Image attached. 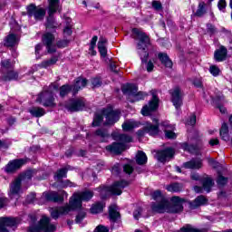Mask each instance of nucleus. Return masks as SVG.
<instances>
[{"mask_svg":"<svg viewBox=\"0 0 232 232\" xmlns=\"http://www.w3.org/2000/svg\"><path fill=\"white\" fill-rule=\"evenodd\" d=\"M1 64L3 68L7 70L4 72L1 80L5 82L8 81H17L19 74L12 70L14 63H12L10 60H2Z\"/></svg>","mask_w":232,"mask_h":232,"instance_id":"obj_12","label":"nucleus"},{"mask_svg":"<svg viewBox=\"0 0 232 232\" xmlns=\"http://www.w3.org/2000/svg\"><path fill=\"white\" fill-rule=\"evenodd\" d=\"M56 229L57 227L52 223V219L46 216L42 217L37 227H29L30 232H55Z\"/></svg>","mask_w":232,"mask_h":232,"instance_id":"obj_10","label":"nucleus"},{"mask_svg":"<svg viewBox=\"0 0 232 232\" xmlns=\"http://www.w3.org/2000/svg\"><path fill=\"white\" fill-rule=\"evenodd\" d=\"M159 108V97L157 95L153 94L152 95V101L149 102V105H145L141 109V113L145 116L148 117V115H151V111H155Z\"/></svg>","mask_w":232,"mask_h":232,"instance_id":"obj_21","label":"nucleus"},{"mask_svg":"<svg viewBox=\"0 0 232 232\" xmlns=\"http://www.w3.org/2000/svg\"><path fill=\"white\" fill-rule=\"evenodd\" d=\"M136 162L137 164H140V166H142V164H146L148 162V156H146L144 151H138L136 155Z\"/></svg>","mask_w":232,"mask_h":232,"instance_id":"obj_36","label":"nucleus"},{"mask_svg":"<svg viewBox=\"0 0 232 232\" xmlns=\"http://www.w3.org/2000/svg\"><path fill=\"white\" fill-rule=\"evenodd\" d=\"M173 155H175V150L172 148H167L164 150H159L156 153V159L160 162H166L168 159H172Z\"/></svg>","mask_w":232,"mask_h":232,"instance_id":"obj_22","label":"nucleus"},{"mask_svg":"<svg viewBox=\"0 0 232 232\" xmlns=\"http://www.w3.org/2000/svg\"><path fill=\"white\" fill-rule=\"evenodd\" d=\"M206 204H208V198H206L204 196H198L194 201L190 202V208L191 209H197V208L206 206Z\"/></svg>","mask_w":232,"mask_h":232,"instance_id":"obj_31","label":"nucleus"},{"mask_svg":"<svg viewBox=\"0 0 232 232\" xmlns=\"http://www.w3.org/2000/svg\"><path fill=\"white\" fill-rule=\"evenodd\" d=\"M132 35L139 41L137 44L138 53H140V57L141 63H148V57H150V53H148V46L150 45V36L147 35L142 30L134 28L132 29Z\"/></svg>","mask_w":232,"mask_h":232,"instance_id":"obj_3","label":"nucleus"},{"mask_svg":"<svg viewBox=\"0 0 232 232\" xmlns=\"http://www.w3.org/2000/svg\"><path fill=\"white\" fill-rule=\"evenodd\" d=\"M194 141L197 142V145H188L187 142L182 143V150H184V151H188V153L198 155V153H200V140H198V138H196L194 139Z\"/></svg>","mask_w":232,"mask_h":232,"instance_id":"obj_24","label":"nucleus"},{"mask_svg":"<svg viewBox=\"0 0 232 232\" xmlns=\"http://www.w3.org/2000/svg\"><path fill=\"white\" fill-rule=\"evenodd\" d=\"M96 137H100L102 139V142H106L107 139H110V134L108 133V130L104 129H99L95 131Z\"/></svg>","mask_w":232,"mask_h":232,"instance_id":"obj_38","label":"nucleus"},{"mask_svg":"<svg viewBox=\"0 0 232 232\" xmlns=\"http://www.w3.org/2000/svg\"><path fill=\"white\" fill-rule=\"evenodd\" d=\"M66 22L68 23V25L63 29V34L72 35V24H70L72 23V19L67 18Z\"/></svg>","mask_w":232,"mask_h":232,"instance_id":"obj_47","label":"nucleus"},{"mask_svg":"<svg viewBox=\"0 0 232 232\" xmlns=\"http://www.w3.org/2000/svg\"><path fill=\"white\" fill-rule=\"evenodd\" d=\"M128 186H130V182L126 180L115 181L111 187L101 186L98 191L101 198H106L109 195H122V190Z\"/></svg>","mask_w":232,"mask_h":232,"instance_id":"obj_8","label":"nucleus"},{"mask_svg":"<svg viewBox=\"0 0 232 232\" xmlns=\"http://www.w3.org/2000/svg\"><path fill=\"white\" fill-rule=\"evenodd\" d=\"M93 198V191L85 190L82 192H75L70 198L69 205L63 207L51 208L49 209L52 218L57 220L61 215H68L70 211L81 209L82 201L88 202Z\"/></svg>","mask_w":232,"mask_h":232,"instance_id":"obj_1","label":"nucleus"},{"mask_svg":"<svg viewBox=\"0 0 232 232\" xmlns=\"http://www.w3.org/2000/svg\"><path fill=\"white\" fill-rule=\"evenodd\" d=\"M152 122H147L143 128V130H140L137 132L138 137H144L146 133L149 135H151L152 137H155L156 135H159V120L153 119Z\"/></svg>","mask_w":232,"mask_h":232,"instance_id":"obj_13","label":"nucleus"},{"mask_svg":"<svg viewBox=\"0 0 232 232\" xmlns=\"http://www.w3.org/2000/svg\"><path fill=\"white\" fill-rule=\"evenodd\" d=\"M92 84L93 88H99V86H101V84H102V82L101 81V78H93L92 80Z\"/></svg>","mask_w":232,"mask_h":232,"instance_id":"obj_53","label":"nucleus"},{"mask_svg":"<svg viewBox=\"0 0 232 232\" xmlns=\"http://www.w3.org/2000/svg\"><path fill=\"white\" fill-rule=\"evenodd\" d=\"M178 232H200V230L194 228L191 225H187L186 227H181Z\"/></svg>","mask_w":232,"mask_h":232,"instance_id":"obj_48","label":"nucleus"},{"mask_svg":"<svg viewBox=\"0 0 232 232\" xmlns=\"http://www.w3.org/2000/svg\"><path fill=\"white\" fill-rule=\"evenodd\" d=\"M77 185H75V183L65 179L63 181L61 182L60 187L61 188H75Z\"/></svg>","mask_w":232,"mask_h":232,"instance_id":"obj_49","label":"nucleus"},{"mask_svg":"<svg viewBox=\"0 0 232 232\" xmlns=\"http://www.w3.org/2000/svg\"><path fill=\"white\" fill-rule=\"evenodd\" d=\"M66 173H67L66 169H61L54 175V179H57L58 180L61 179H64V178H66Z\"/></svg>","mask_w":232,"mask_h":232,"instance_id":"obj_46","label":"nucleus"},{"mask_svg":"<svg viewBox=\"0 0 232 232\" xmlns=\"http://www.w3.org/2000/svg\"><path fill=\"white\" fill-rule=\"evenodd\" d=\"M19 43V37L14 34H10L5 37V46H15Z\"/></svg>","mask_w":232,"mask_h":232,"instance_id":"obj_33","label":"nucleus"},{"mask_svg":"<svg viewBox=\"0 0 232 232\" xmlns=\"http://www.w3.org/2000/svg\"><path fill=\"white\" fill-rule=\"evenodd\" d=\"M152 7L154 10H161L162 8V4L159 1H153L152 2Z\"/></svg>","mask_w":232,"mask_h":232,"instance_id":"obj_59","label":"nucleus"},{"mask_svg":"<svg viewBox=\"0 0 232 232\" xmlns=\"http://www.w3.org/2000/svg\"><path fill=\"white\" fill-rule=\"evenodd\" d=\"M48 14L46 28L47 30H53L57 26V23L53 19V14L61 12V6L59 5V0H48Z\"/></svg>","mask_w":232,"mask_h":232,"instance_id":"obj_11","label":"nucleus"},{"mask_svg":"<svg viewBox=\"0 0 232 232\" xmlns=\"http://www.w3.org/2000/svg\"><path fill=\"white\" fill-rule=\"evenodd\" d=\"M183 168H185L186 169H200V168H202V160H191L188 162H185L183 164Z\"/></svg>","mask_w":232,"mask_h":232,"instance_id":"obj_27","label":"nucleus"},{"mask_svg":"<svg viewBox=\"0 0 232 232\" xmlns=\"http://www.w3.org/2000/svg\"><path fill=\"white\" fill-rule=\"evenodd\" d=\"M110 68L111 72H114L115 73L119 72V69L117 68V64H115L113 62H111Z\"/></svg>","mask_w":232,"mask_h":232,"instance_id":"obj_61","label":"nucleus"},{"mask_svg":"<svg viewBox=\"0 0 232 232\" xmlns=\"http://www.w3.org/2000/svg\"><path fill=\"white\" fill-rule=\"evenodd\" d=\"M208 72L213 77H218V75H220V68L217 65H210Z\"/></svg>","mask_w":232,"mask_h":232,"instance_id":"obj_45","label":"nucleus"},{"mask_svg":"<svg viewBox=\"0 0 232 232\" xmlns=\"http://www.w3.org/2000/svg\"><path fill=\"white\" fill-rule=\"evenodd\" d=\"M108 43V40L106 38H100L98 42V50L100 52L101 57L105 59L106 55H108V49L106 48V44Z\"/></svg>","mask_w":232,"mask_h":232,"instance_id":"obj_29","label":"nucleus"},{"mask_svg":"<svg viewBox=\"0 0 232 232\" xmlns=\"http://www.w3.org/2000/svg\"><path fill=\"white\" fill-rule=\"evenodd\" d=\"M85 217H86V212L84 210H82L81 212H79L75 219L76 224H81V222L84 220Z\"/></svg>","mask_w":232,"mask_h":232,"instance_id":"obj_50","label":"nucleus"},{"mask_svg":"<svg viewBox=\"0 0 232 232\" xmlns=\"http://www.w3.org/2000/svg\"><path fill=\"white\" fill-rule=\"evenodd\" d=\"M204 14H206V4L204 2H200L198 4L195 15H197L198 17H202Z\"/></svg>","mask_w":232,"mask_h":232,"instance_id":"obj_43","label":"nucleus"},{"mask_svg":"<svg viewBox=\"0 0 232 232\" xmlns=\"http://www.w3.org/2000/svg\"><path fill=\"white\" fill-rule=\"evenodd\" d=\"M86 84H88V80L85 78H77L75 81L74 85H72V95H75L79 90H82V88L86 87Z\"/></svg>","mask_w":232,"mask_h":232,"instance_id":"obj_26","label":"nucleus"},{"mask_svg":"<svg viewBox=\"0 0 232 232\" xmlns=\"http://www.w3.org/2000/svg\"><path fill=\"white\" fill-rule=\"evenodd\" d=\"M105 117L104 126H111L118 122L119 119H121V111L113 110L111 107H108L102 111V113H95L92 126H101L102 124V116Z\"/></svg>","mask_w":232,"mask_h":232,"instance_id":"obj_4","label":"nucleus"},{"mask_svg":"<svg viewBox=\"0 0 232 232\" xmlns=\"http://www.w3.org/2000/svg\"><path fill=\"white\" fill-rule=\"evenodd\" d=\"M153 200L156 202L151 206L152 211L155 213H180L184 209L182 204H184V198H180L179 197L171 198V207H169V201L162 196V192L160 190H156L152 193Z\"/></svg>","mask_w":232,"mask_h":232,"instance_id":"obj_2","label":"nucleus"},{"mask_svg":"<svg viewBox=\"0 0 232 232\" xmlns=\"http://www.w3.org/2000/svg\"><path fill=\"white\" fill-rule=\"evenodd\" d=\"M19 218H0V232H8L6 227H17Z\"/></svg>","mask_w":232,"mask_h":232,"instance_id":"obj_18","label":"nucleus"},{"mask_svg":"<svg viewBox=\"0 0 232 232\" xmlns=\"http://www.w3.org/2000/svg\"><path fill=\"white\" fill-rule=\"evenodd\" d=\"M64 197H68V193L64 190H61L60 192H44L42 195V198L47 200V202H63L64 200Z\"/></svg>","mask_w":232,"mask_h":232,"instance_id":"obj_15","label":"nucleus"},{"mask_svg":"<svg viewBox=\"0 0 232 232\" xmlns=\"http://www.w3.org/2000/svg\"><path fill=\"white\" fill-rule=\"evenodd\" d=\"M35 200V193H31L30 196L27 197V202H34Z\"/></svg>","mask_w":232,"mask_h":232,"instance_id":"obj_63","label":"nucleus"},{"mask_svg":"<svg viewBox=\"0 0 232 232\" xmlns=\"http://www.w3.org/2000/svg\"><path fill=\"white\" fill-rule=\"evenodd\" d=\"M104 203L98 202L92 206L91 208V213L92 215H97V213H102V210L104 209Z\"/></svg>","mask_w":232,"mask_h":232,"instance_id":"obj_37","label":"nucleus"},{"mask_svg":"<svg viewBox=\"0 0 232 232\" xmlns=\"http://www.w3.org/2000/svg\"><path fill=\"white\" fill-rule=\"evenodd\" d=\"M110 229L107 227L102 225H99L95 229L94 232H108Z\"/></svg>","mask_w":232,"mask_h":232,"instance_id":"obj_57","label":"nucleus"},{"mask_svg":"<svg viewBox=\"0 0 232 232\" xmlns=\"http://www.w3.org/2000/svg\"><path fill=\"white\" fill-rule=\"evenodd\" d=\"M112 139L114 140H119L120 142H114L111 145H108L106 147L107 151L110 153H114L115 155H119V153H122L124 150H126V144L128 142H131L132 138L130 135L121 134L118 132H113L111 134Z\"/></svg>","mask_w":232,"mask_h":232,"instance_id":"obj_6","label":"nucleus"},{"mask_svg":"<svg viewBox=\"0 0 232 232\" xmlns=\"http://www.w3.org/2000/svg\"><path fill=\"white\" fill-rule=\"evenodd\" d=\"M169 93L171 95L173 106H175L176 110H179L180 106H182V99L184 97L180 88L175 87L174 89L170 90Z\"/></svg>","mask_w":232,"mask_h":232,"instance_id":"obj_19","label":"nucleus"},{"mask_svg":"<svg viewBox=\"0 0 232 232\" xmlns=\"http://www.w3.org/2000/svg\"><path fill=\"white\" fill-rule=\"evenodd\" d=\"M153 68H154L153 63L150 61L147 63V72H153Z\"/></svg>","mask_w":232,"mask_h":232,"instance_id":"obj_62","label":"nucleus"},{"mask_svg":"<svg viewBox=\"0 0 232 232\" xmlns=\"http://www.w3.org/2000/svg\"><path fill=\"white\" fill-rule=\"evenodd\" d=\"M220 137L223 140H229V129L227 123H223L221 126Z\"/></svg>","mask_w":232,"mask_h":232,"instance_id":"obj_39","label":"nucleus"},{"mask_svg":"<svg viewBox=\"0 0 232 232\" xmlns=\"http://www.w3.org/2000/svg\"><path fill=\"white\" fill-rule=\"evenodd\" d=\"M227 56V49L226 47L221 46L218 51L215 52L214 58L218 63H222V61H226V57Z\"/></svg>","mask_w":232,"mask_h":232,"instance_id":"obj_30","label":"nucleus"},{"mask_svg":"<svg viewBox=\"0 0 232 232\" xmlns=\"http://www.w3.org/2000/svg\"><path fill=\"white\" fill-rule=\"evenodd\" d=\"M37 174V170L35 169H31L27 170L24 173L21 174L18 178H16L13 183L10 186V191H9V197L10 198H19V195L23 192L21 189V182L23 180H31L32 177L34 175Z\"/></svg>","mask_w":232,"mask_h":232,"instance_id":"obj_7","label":"nucleus"},{"mask_svg":"<svg viewBox=\"0 0 232 232\" xmlns=\"http://www.w3.org/2000/svg\"><path fill=\"white\" fill-rule=\"evenodd\" d=\"M42 41L44 44L47 48L48 53H53L57 50V47L55 46V36L52 33H45L43 37Z\"/></svg>","mask_w":232,"mask_h":232,"instance_id":"obj_17","label":"nucleus"},{"mask_svg":"<svg viewBox=\"0 0 232 232\" xmlns=\"http://www.w3.org/2000/svg\"><path fill=\"white\" fill-rule=\"evenodd\" d=\"M24 164H26V160L20 159L12 160L5 167V171L6 173H13V171H15V169H19L21 166H24Z\"/></svg>","mask_w":232,"mask_h":232,"instance_id":"obj_25","label":"nucleus"},{"mask_svg":"<svg viewBox=\"0 0 232 232\" xmlns=\"http://www.w3.org/2000/svg\"><path fill=\"white\" fill-rule=\"evenodd\" d=\"M140 125V123H139L138 121L134 120H129L122 124V130L123 131H131V130H133L134 128H139Z\"/></svg>","mask_w":232,"mask_h":232,"instance_id":"obj_32","label":"nucleus"},{"mask_svg":"<svg viewBox=\"0 0 232 232\" xmlns=\"http://www.w3.org/2000/svg\"><path fill=\"white\" fill-rule=\"evenodd\" d=\"M70 92H73V88L70 85H63L60 88V95L62 97H66Z\"/></svg>","mask_w":232,"mask_h":232,"instance_id":"obj_44","label":"nucleus"},{"mask_svg":"<svg viewBox=\"0 0 232 232\" xmlns=\"http://www.w3.org/2000/svg\"><path fill=\"white\" fill-rule=\"evenodd\" d=\"M123 171L128 175H131V173H133V167L130 164L124 165Z\"/></svg>","mask_w":232,"mask_h":232,"instance_id":"obj_55","label":"nucleus"},{"mask_svg":"<svg viewBox=\"0 0 232 232\" xmlns=\"http://www.w3.org/2000/svg\"><path fill=\"white\" fill-rule=\"evenodd\" d=\"M97 36H93L91 40L90 43V48H89V52L91 55H97V51H95V46L97 44Z\"/></svg>","mask_w":232,"mask_h":232,"instance_id":"obj_42","label":"nucleus"},{"mask_svg":"<svg viewBox=\"0 0 232 232\" xmlns=\"http://www.w3.org/2000/svg\"><path fill=\"white\" fill-rule=\"evenodd\" d=\"M188 126H195L197 124V116L195 114H191L189 119L186 121Z\"/></svg>","mask_w":232,"mask_h":232,"instance_id":"obj_52","label":"nucleus"},{"mask_svg":"<svg viewBox=\"0 0 232 232\" xmlns=\"http://www.w3.org/2000/svg\"><path fill=\"white\" fill-rule=\"evenodd\" d=\"M217 184L218 186H226V184H227V178L219 175L218 177Z\"/></svg>","mask_w":232,"mask_h":232,"instance_id":"obj_51","label":"nucleus"},{"mask_svg":"<svg viewBox=\"0 0 232 232\" xmlns=\"http://www.w3.org/2000/svg\"><path fill=\"white\" fill-rule=\"evenodd\" d=\"M141 213H142L141 208H137V209L134 210L133 217H134L135 220H139V218H140Z\"/></svg>","mask_w":232,"mask_h":232,"instance_id":"obj_54","label":"nucleus"},{"mask_svg":"<svg viewBox=\"0 0 232 232\" xmlns=\"http://www.w3.org/2000/svg\"><path fill=\"white\" fill-rule=\"evenodd\" d=\"M29 113H31L33 117L39 118L46 115V111L41 107H32L29 109Z\"/></svg>","mask_w":232,"mask_h":232,"instance_id":"obj_34","label":"nucleus"},{"mask_svg":"<svg viewBox=\"0 0 232 232\" xmlns=\"http://www.w3.org/2000/svg\"><path fill=\"white\" fill-rule=\"evenodd\" d=\"M139 88L137 85L133 83H126L122 85L121 92L124 95H129L132 97L130 99V102H137L138 101H143L144 97H146V93L140 92H137Z\"/></svg>","mask_w":232,"mask_h":232,"instance_id":"obj_9","label":"nucleus"},{"mask_svg":"<svg viewBox=\"0 0 232 232\" xmlns=\"http://www.w3.org/2000/svg\"><path fill=\"white\" fill-rule=\"evenodd\" d=\"M57 90H59V85L52 83L47 89H44V91L38 94L36 102L43 104L44 108H55L54 95Z\"/></svg>","mask_w":232,"mask_h":232,"instance_id":"obj_5","label":"nucleus"},{"mask_svg":"<svg viewBox=\"0 0 232 232\" xmlns=\"http://www.w3.org/2000/svg\"><path fill=\"white\" fill-rule=\"evenodd\" d=\"M207 30H208V34H210L211 35H213V34L217 33V29L211 24H207Z\"/></svg>","mask_w":232,"mask_h":232,"instance_id":"obj_56","label":"nucleus"},{"mask_svg":"<svg viewBox=\"0 0 232 232\" xmlns=\"http://www.w3.org/2000/svg\"><path fill=\"white\" fill-rule=\"evenodd\" d=\"M63 106L68 111H81L84 110L86 103L84 99L79 98L76 100H70Z\"/></svg>","mask_w":232,"mask_h":232,"instance_id":"obj_16","label":"nucleus"},{"mask_svg":"<svg viewBox=\"0 0 232 232\" xmlns=\"http://www.w3.org/2000/svg\"><path fill=\"white\" fill-rule=\"evenodd\" d=\"M191 179L192 180H200L203 186V189L207 193H209L211 191V188L215 186V182L209 177H205L200 179V176H198V174H192Z\"/></svg>","mask_w":232,"mask_h":232,"instance_id":"obj_20","label":"nucleus"},{"mask_svg":"<svg viewBox=\"0 0 232 232\" xmlns=\"http://www.w3.org/2000/svg\"><path fill=\"white\" fill-rule=\"evenodd\" d=\"M68 40H62L57 42L58 48H66L68 46Z\"/></svg>","mask_w":232,"mask_h":232,"instance_id":"obj_58","label":"nucleus"},{"mask_svg":"<svg viewBox=\"0 0 232 232\" xmlns=\"http://www.w3.org/2000/svg\"><path fill=\"white\" fill-rule=\"evenodd\" d=\"M158 57L160 59V61H161L162 64H164V66H166V68H171V66H173V62H171V60H169V57L168 56V54L160 53L158 54Z\"/></svg>","mask_w":232,"mask_h":232,"instance_id":"obj_35","label":"nucleus"},{"mask_svg":"<svg viewBox=\"0 0 232 232\" xmlns=\"http://www.w3.org/2000/svg\"><path fill=\"white\" fill-rule=\"evenodd\" d=\"M167 191H169L170 193H179V191L182 190V185L179 183H172L170 185H168L166 187Z\"/></svg>","mask_w":232,"mask_h":232,"instance_id":"obj_40","label":"nucleus"},{"mask_svg":"<svg viewBox=\"0 0 232 232\" xmlns=\"http://www.w3.org/2000/svg\"><path fill=\"white\" fill-rule=\"evenodd\" d=\"M27 15L34 17L35 21H43L46 15V10L41 6H37L34 4H31L26 7Z\"/></svg>","mask_w":232,"mask_h":232,"instance_id":"obj_14","label":"nucleus"},{"mask_svg":"<svg viewBox=\"0 0 232 232\" xmlns=\"http://www.w3.org/2000/svg\"><path fill=\"white\" fill-rule=\"evenodd\" d=\"M218 7L221 11L224 10L226 8V0H219Z\"/></svg>","mask_w":232,"mask_h":232,"instance_id":"obj_60","label":"nucleus"},{"mask_svg":"<svg viewBox=\"0 0 232 232\" xmlns=\"http://www.w3.org/2000/svg\"><path fill=\"white\" fill-rule=\"evenodd\" d=\"M57 61H59V58L57 56H53L50 60L44 61L41 66L42 68H50V66H53Z\"/></svg>","mask_w":232,"mask_h":232,"instance_id":"obj_41","label":"nucleus"},{"mask_svg":"<svg viewBox=\"0 0 232 232\" xmlns=\"http://www.w3.org/2000/svg\"><path fill=\"white\" fill-rule=\"evenodd\" d=\"M121 218L117 205L113 204L109 207V218L111 222H116Z\"/></svg>","mask_w":232,"mask_h":232,"instance_id":"obj_28","label":"nucleus"},{"mask_svg":"<svg viewBox=\"0 0 232 232\" xmlns=\"http://www.w3.org/2000/svg\"><path fill=\"white\" fill-rule=\"evenodd\" d=\"M162 130L165 131L166 139H177V133H175V125L169 124V121H165L160 123Z\"/></svg>","mask_w":232,"mask_h":232,"instance_id":"obj_23","label":"nucleus"},{"mask_svg":"<svg viewBox=\"0 0 232 232\" xmlns=\"http://www.w3.org/2000/svg\"><path fill=\"white\" fill-rule=\"evenodd\" d=\"M210 146H217L218 145V139H212L209 140Z\"/></svg>","mask_w":232,"mask_h":232,"instance_id":"obj_64","label":"nucleus"}]
</instances>
